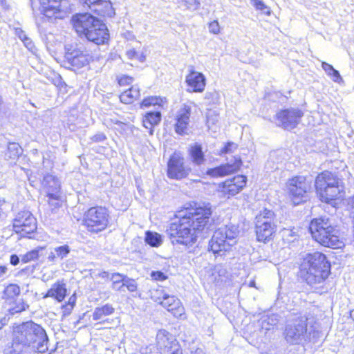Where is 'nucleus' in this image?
<instances>
[{
    "mask_svg": "<svg viewBox=\"0 0 354 354\" xmlns=\"http://www.w3.org/2000/svg\"><path fill=\"white\" fill-rule=\"evenodd\" d=\"M212 214L209 203L195 205L178 212L176 218L166 230V234L172 245L192 247L203 232L211 227Z\"/></svg>",
    "mask_w": 354,
    "mask_h": 354,
    "instance_id": "f257e3e1",
    "label": "nucleus"
},
{
    "mask_svg": "<svg viewBox=\"0 0 354 354\" xmlns=\"http://www.w3.org/2000/svg\"><path fill=\"white\" fill-rule=\"evenodd\" d=\"M330 273V263L323 253H308L299 267V277L312 288L322 286Z\"/></svg>",
    "mask_w": 354,
    "mask_h": 354,
    "instance_id": "f03ea898",
    "label": "nucleus"
},
{
    "mask_svg": "<svg viewBox=\"0 0 354 354\" xmlns=\"http://www.w3.org/2000/svg\"><path fill=\"white\" fill-rule=\"evenodd\" d=\"M13 334L14 344L23 348L40 353H44L48 349L46 330L32 321L23 322L15 327Z\"/></svg>",
    "mask_w": 354,
    "mask_h": 354,
    "instance_id": "7ed1b4c3",
    "label": "nucleus"
},
{
    "mask_svg": "<svg viewBox=\"0 0 354 354\" xmlns=\"http://www.w3.org/2000/svg\"><path fill=\"white\" fill-rule=\"evenodd\" d=\"M313 239L321 245L330 248H340L343 245L341 231L335 219L328 216L313 218L309 225Z\"/></svg>",
    "mask_w": 354,
    "mask_h": 354,
    "instance_id": "20e7f679",
    "label": "nucleus"
},
{
    "mask_svg": "<svg viewBox=\"0 0 354 354\" xmlns=\"http://www.w3.org/2000/svg\"><path fill=\"white\" fill-rule=\"evenodd\" d=\"M309 318L304 314L295 318L288 324L285 330V338L292 344H299L311 340L315 337L316 332L313 329V326L308 327Z\"/></svg>",
    "mask_w": 354,
    "mask_h": 354,
    "instance_id": "39448f33",
    "label": "nucleus"
},
{
    "mask_svg": "<svg viewBox=\"0 0 354 354\" xmlns=\"http://www.w3.org/2000/svg\"><path fill=\"white\" fill-rule=\"evenodd\" d=\"M238 234V228L234 225H224L218 228L209 241V250L214 254L223 255L236 243Z\"/></svg>",
    "mask_w": 354,
    "mask_h": 354,
    "instance_id": "423d86ee",
    "label": "nucleus"
},
{
    "mask_svg": "<svg viewBox=\"0 0 354 354\" xmlns=\"http://www.w3.org/2000/svg\"><path fill=\"white\" fill-rule=\"evenodd\" d=\"M315 186L321 200L326 203L336 198L340 194L339 180L328 171L317 176Z\"/></svg>",
    "mask_w": 354,
    "mask_h": 354,
    "instance_id": "0eeeda50",
    "label": "nucleus"
},
{
    "mask_svg": "<svg viewBox=\"0 0 354 354\" xmlns=\"http://www.w3.org/2000/svg\"><path fill=\"white\" fill-rule=\"evenodd\" d=\"M109 214L105 207H92L87 210L84 216V224L91 233H98L104 230L109 224Z\"/></svg>",
    "mask_w": 354,
    "mask_h": 354,
    "instance_id": "6e6552de",
    "label": "nucleus"
},
{
    "mask_svg": "<svg viewBox=\"0 0 354 354\" xmlns=\"http://www.w3.org/2000/svg\"><path fill=\"white\" fill-rule=\"evenodd\" d=\"M289 197L294 205H299L308 200V193L311 189L310 183L306 177L297 176L289 179L286 183Z\"/></svg>",
    "mask_w": 354,
    "mask_h": 354,
    "instance_id": "1a4fd4ad",
    "label": "nucleus"
},
{
    "mask_svg": "<svg viewBox=\"0 0 354 354\" xmlns=\"http://www.w3.org/2000/svg\"><path fill=\"white\" fill-rule=\"evenodd\" d=\"M92 57L88 52L77 46H65L64 64L65 67L73 71L78 70L87 66Z\"/></svg>",
    "mask_w": 354,
    "mask_h": 354,
    "instance_id": "9d476101",
    "label": "nucleus"
},
{
    "mask_svg": "<svg viewBox=\"0 0 354 354\" xmlns=\"http://www.w3.org/2000/svg\"><path fill=\"white\" fill-rule=\"evenodd\" d=\"M68 0H40V11L47 18L63 19L70 11Z\"/></svg>",
    "mask_w": 354,
    "mask_h": 354,
    "instance_id": "9b49d317",
    "label": "nucleus"
},
{
    "mask_svg": "<svg viewBox=\"0 0 354 354\" xmlns=\"http://www.w3.org/2000/svg\"><path fill=\"white\" fill-rule=\"evenodd\" d=\"M191 167L185 162V158L180 151H174L167 162V174L168 178L181 180L188 176Z\"/></svg>",
    "mask_w": 354,
    "mask_h": 354,
    "instance_id": "f8f14e48",
    "label": "nucleus"
},
{
    "mask_svg": "<svg viewBox=\"0 0 354 354\" xmlns=\"http://www.w3.org/2000/svg\"><path fill=\"white\" fill-rule=\"evenodd\" d=\"M13 230L22 236H28L37 230V221L32 214L28 210L17 213L13 219Z\"/></svg>",
    "mask_w": 354,
    "mask_h": 354,
    "instance_id": "ddd939ff",
    "label": "nucleus"
},
{
    "mask_svg": "<svg viewBox=\"0 0 354 354\" xmlns=\"http://www.w3.org/2000/svg\"><path fill=\"white\" fill-rule=\"evenodd\" d=\"M303 115V112L298 109L281 110L275 115L276 124L284 129L291 130L299 123Z\"/></svg>",
    "mask_w": 354,
    "mask_h": 354,
    "instance_id": "4468645a",
    "label": "nucleus"
},
{
    "mask_svg": "<svg viewBox=\"0 0 354 354\" xmlns=\"http://www.w3.org/2000/svg\"><path fill=\"white\" fill-rule=\"evenodd\" d=\"M84 8L103 17H112L115 15L114 9L109 0H80Z\"/></svg>",
    "mask_w": 354,
    "mask_h": 354,
    "instance_id": "2eb2a0df",
    "label": "nucleus"
},
{
    "mask_svg": "<svg viewBox=\"0 0 354 354\" xmlns=\"http://www.w3.org/2000/svg\"><path fill=\"white\" fill-rule=\"evenodd\" d=\"M100 19L91 14H77L72 17L74 29L80 36L86 35Z\"/></svg>",
    "mask_w": 354,
    "mask_h": 354,
    "instance_id": "dca6fc26",
    "label": "nucleus"
},
{
    "mask_svg": "<svg viewBox=\"0 0 354 354\" xmlns=\"http://www.w3.org/2000/svg\"><path fill=\"white\" fill-rule=\"evenodd\" d=\"M189 73L186 76L185 82L190 89L189 92L201 93L205 90L206 85V78L205 75L200 72L196 71L193 66H189Z\"/></svg>",
    "mask_w": 354,
    "mask_h": 354,
    "instance_id": "f3484780",
    "label": "nucleus"
},
{
    "mask_svg": "<svg viewBox=\"0 0 354 354\" xmlns=\"http://www.w3.org/2000/svg\"><path fill=\"white\" fill-rule=\"evenodd\" d=\"M84 36L88 41L97 45L105 44L109 39V30L100 20L96 21L93 28Z\"/></svg>",
    "mask_w": 354,
    "mask_h": 354,
    "instance_id": "a211bd4d",
    "label": "nucleus"
},
{
    "mask_svg": "<svg viewBox=\"0 0 354 354\" xmlns=\"http://www.w3.org/2000/svg\"><path fill=\"white\" fill-rule=\"evenodd\" d=\"M247 178L238 175L228 179L222 183V192L228 197L235 196L245 186Z\"/></svg>",
    "mask_w": 354,
    "mask_h": 354,
    "instance_id": "6ab92c4d",
    "label": "nucleus"
},
{
    "mask_svg": "<svg viewBox=\"0 0 354 354\" xmlns=\"http://www.w3.org/2000/svg\"><path fill=\"white\" fill-rule=\"evenodd\" d=\"M191 107L189 105L183 104L179 109L176 115L175 124V131L180 135L187 134V127L189 123Z\"/></svg>",
    "mask_w": 354,
    "mask_h": 354,
    "instance_id": "aec40b11",
    "label": "nucleus"
},
{
    "mask_svg": "<svg viewBox=\"0 0 354 354\" xmlns=\"http://www.w3.org/2000/svg\"><path fill=\"white\" fill-rule=\"evenodd\" d=\"M233 164H225L212 169H209L206 174L212 177H221L236 171L241 165L240 158H234Z\"/></svg>",
    "mask_w": 354,
    "mask_h": 354,
    "instance_id": "412c9836",
    "label": "nucleus"
},
{
    "mask_svg": "<svg viewBox=\"0 0 354 354\" xmlns=\"http://www.w3.org/2000/svg\"><path fill=\"white\" fill-rule=\"evenodd\" d=\"M256 235L258 241L267 242L272 239L277 230L276 223L262 224L255 223Z\"/></svg>",
    "mask_w": 354,
    "mask_h": 354,
    "instance_id": "4be33fe9",
    "label": "nucleus"
},
{
    "mask_svg": "<svg viewBox=\"0 0 354 354\" xmlns=\"http://www.w3.org/2000/svg\"><path fill=\"white\" fill-rule=\"evenodd\" d=\"M42 184L47 189V196L56 199L60 194L61 185L59 179L52 174L44 176Z\"/></svg>",
    "mask_w": 354,
    "mask_h": 354,
    "instance_id": "5701e85b",
    "label": "nucleus"
},
{
    "mask_svg": "<svg viewBox=\"0 0 354 354\" xmlns=\"http://www.w3.org/2000/svg\"><path fill=\"white\" fill-rule=\"evenodd\" d=\"M188 156L191 163L196 167H201L206 162L205 153L201 144L195 143L189 146Z\"/></svg>",
    "mask_w": 354,
    "mask_h": 354,
    "instance_id": "b1692460",
    "label": "nucleus"
},
{
    "mask_svg": "<svg viewBox=\"0 0 354 354\" xmlns=\"http://www.w3.org/2000/svg\"><path fill=\"white\" fill-rule=\"evenodd\" d=\"M67 295L66 284L63 280L57 281L53 283L51 288L47 291L44 298L52 297L58 302H62Z\"/></svg>",
    "mask_w": 354,
    "mask_h": 354,
    "instance_id": "393cba45",
    "label": "nucleus"
},
{
    "mask_svg": "<svg viewBox=\"0 0 354 354\" xmlns=\"http://www.w3.org/2000/svg\"><path fill=\"white\" fill-rule=\"evenodd\" d=\"M161 305L168 311L172 313L175 317L181 316L183 313L184 308L180 301L175 296L167 294V296L161 301Z\"/></svg>",
    "mask_w": 354,
    "mask_h": 354,
    "instance_id": "a878e982",
    "label": "nucleus"
},
{
    "mask_svg": "<svg viewBox=\"0 0 354 354\" xmlns=\"http://www.w3.org/2000/svg\"><path fill=\"white\" fill-rule=\"evenodd\" d=\"M71 251L68 245L55 247L48 254L47 259L50 263H55L57 259L62 260L67 257Z\"/></svg>",
    "mask_w": 354,
    "mask_h": 354,
    "instance_id": "bb28decb",
    "label": "nucleus"
},
{
    "mask_svg": "<svg viewBox=\"0 0 354 354\" xmlns=\"http://www.w3.org/2000/svg\"><path fill=\"white\" fill-rule=\"evenodd\" d=\"M115 312V308L110 304H106L101 307H96L93 313L92 318L99 323H105L107 319H104L106 316L111 315Z\"/></svg>",
    "mask_w": 354,
    "mask_h": 354,
    "instance_id": "cd10ccee",
    "label": "nucleus"
},
{
    "mask_svg": "<svg viewBox=\"0 0 354 354\" xmlns=\"http://www.w3.org/2000/svg\"><path fill=\"white\" fill-rule=\"evenodd\" d=\"M140 97V88L137 86H133L130 88L124 91L120 95V100L122 103L130 104Z\"/></svg>",
    "mask_w": 354,
    "mask_h": 354,
    "instance_id": "c85d7f7f",
    "label": "nucleus"
},
{
    "mask_svg": "<svg viewBox=\"0 0 354 354\" xmlns=\"http://www.w3.org/2000/svg\"><path fill=\"white\" fill-rule=\"evenodd\" d=\"M255 219L257 223H261L262 224L266 225L267 223L277 224L275 214L273 211L268 209H264L263 210L261 211L259 214L256 216Z\"/></svg>",
    "mask_w": 354,
    "mask_h": 354,
    "instance_id": "c756f323",
    "label": "nucleus"
},
{
    "mask_svg": "<svg viewBox=\"0 0 354 354\" xmlns=\"http://www.w3.org/2000/svg\"><path fill=\"white\" fill-rule=\"evenodd\" d=\"M23 152V149L21 146L16 142H10L8 145L7 151L6 152L5 156L7 159L17 160Z\"/></svg>",
    "mask_w": 354,
    "mask_h": 354,
    "instance_id": "7c9ffc66",
    "label": "nucleus"
},
{
    "mask_svg": "<svg viewBox=\"0 0 354 354\" xmlns=\"http://www.w3.org/2000/svg\"><path fill=\"white\" fill-rule=\"evenodd\" d=\"M46 250V247H37L22 256L21 261L23 263H28L32 261L39 259V258L44 255V252Z\"/></svg>",
    "mask_w": 354,
    "mask_h": 354,
    "instance_id": "2f4dec72",
    "label": "nucleus"
},
{
    "mask_svg": "<svg viewBox=\"0 0 354 354\" xmlns=\"http://www.w3.org/2000/svg\"><path fill=\"white\" fill-rule=\"evenodd\" d=\"M145 242L151 247H158L162 243V236L154 232L147 231L145 233Z\"/></svg>",
    "mask_w": 354,
    "mask_h": 354,
    "instance_id": "473e14b6",
    "label": "nucleus"
},
{
    "mask_svg": "<svg viewBox=\"0 0 354 354\" xmlns=\"http://www.w3.org/2000/svg\"><path fill=\"white\" fill-rule=\"evenodd\" d=\"M176 3L180 8L191 11L198 10L201 6L199 0H176Z\"/></svg>",
    "mask_w": 354,
    "mask_h": 354,
    "instance_id": "72a5a7b5",
    "label": "nucleus"
},
{
    "mask_svg": "<svg viewBox=\"0 0 354 354\" xmlns=\"http://www.w3.org/2000/svg\"><path fill=\"white\" fill-rule=\"evenodd\" d=\"M161 120V114L159 111L156 112H149L147 113L142 122H146L149 124V127H153V126L158 124Z\"/></svg>",
    "mask_w": 354,
    "mask_h": 354,
    "instance_id": "f704fd0d",
    "label": "nucleus"
},
{
    "mask_svg": "<svg viewBox=\"0 0 354 354\" xmlns=\"http://www.w3.org/2000/svg\"><path fill=\"white\" fill-rule=\"evenodd\" d=\"M20 294V288L16 284L8 285L3 291V298L13 299Z\"/></svg>",
    "mask_w": 354,
    "mask_h": 354,
    "instance_id": "c9c22d12",
    "label": "nucleus"
},
{
    "mask_svg": "<svg viewBox=\"0 0 354 354\" xmlns=\"http://www.w3.org/2000/svg\"><path fill=\"white\" fill-rule=\"evenodd\" d=\"M322 68L328 75L330 76L334 82H339L342 80L339 73L338 71L335 69L333 66L328 63L323 62Z\"/></svg>",
    "mask_w": 354,
    "mask_h": 354,
    "instance_id": "e433bc0d",
    "label": "nucleus"
},
{
    "mask_svg": "<svg viewBox=\"0 0 354 354\" xmlns=\"http://www.w3.org/2000/svg\"><path fill=\"white\" fill-rule=\"evenodd\" d=\"M169 336L170 334L165 330H160L158 332L156 335V340L158 346L162 347H167L169 344Z\"/></svg>",
    "mask_w": 354,
    "mask_h": 354,
    "instance_id": "4c0bfd02",
    "label": "nucleus"
},
{
    "mask_svg": "<svg viewBox=\"0 0 354 354\" xmlns=\"http://www.w3.org/2000/svg\"><path fill=\"white\" fill-rule=\"evenodd\" d=\"M167 292L162 287L153 289L151 291V299L157 303L161 304V301H162L165 297L167 296Z\"/></svg>",
    "mask_w": 354,
    "mask_h": 354,
    "instance_id": "58836bf2",
    "label": "nucleus"
},
{
    "mask_svg": "<svg viewBox=\"0 0 354 354\" xmlns=\"http://www.w3.org/2000/svg\"><path fill=\"white\" fill-rule=\"evenodd\" d=\"M281 234L283 240L287 243L294 242L298 238V234L292 229L284 228Z\"/></svg>",
    "mask_w": 354,
    "mask_h": 354,
    "instance_id": "ea45409f",
    "label": "nucleus"
},
{
    "mask_svg": "<svg viewBox=\"0 0 354 354\" xmlns=\"http://www.w3.org/2000/svg\"><path fill=\"white\" fill-rule=\"evenodd\" d=\"M123 289L132 293L137 292L138 283L135 279L127 277L123 283Z\"/></svg>",
    "mask_w": 354,
    "mask_h": 354,
    "instance_id": "a19ab883",
    "label": "nucleus"
},
{
    "mask_svg": "<svg viewBox=\"0 0 354 354\" xmlns=\"http://www.w3.org/2000/svg\"><path fill=\"white\" fill-rule=\"evenodd\" d=\"M206 123L209 129L218 121V115L215 111L209 110L206 114Z\"/></svg>",
    "mask_w": 354,
    "mask_h": 354,
    "instance_id": "79ce46f5",
    "label": "nucleus"
},
{
    "mask_svg": "<svg viewBox=\"0 0 354 354\" xmlns=\"http://www.w3.org/2000/svg\"><path fill=\"white\" fill-rule=\"evenodd\" d=\"M250 3L256 10H261L266 15L270 14V8L263 3L262 0H251Z\"/></svg>",
    "mask_w": 354,
    "mask_h": 354,
    "instance_id": "37998d69",
    "label": "nucleus"
},
{
    "mask_svg": "<svg viewBox=\"0 0 354 354\" xmlns=\"http://www.w3.org/2000/svg\"><path fill=\"white\" fill-rule=\"evenodd\" d=\"M205 100L207 101L209 104H216L218 100V94L216 92H207Z\"/></svg>",
    "mask_w": 354,
    "mask_h": 354,
    "instance_id": "c03bdc74",
    "label": "nucleus"
},
{
    "mask_svg": "<svg viewBox=\"0 0 354 354\" xmlns=\"http://www.w3.org/2000/svg\"><path fill=\"white\" fill-rule=\"evenodd\" d=\"M127 275L115 272L111 275L110 280L112 281V283H122L124 282V280L127 279Z\"/></svg>",
    "mask_w": 354,
    "mask_h": 354,
    "instance_id": "a18cd8bd",
    "label": "nucleus"
},
{
    "mask_svg": "<svg viewBox=\"0 0 354 354\" xmlns=\"http://www.w3.org/2000/svg\"><path fill=\"white\" fill-rule=\"evenodd\" d=\"M236 148H237V145L235 143H234L232 142H229L221 150V154L231 153Z\"/></svg>",
    "mask_w": 354,
    "mask_h": 354,
    "instance_id": "49530a36",
    "label": "nucleus"
},
{
    "mask_svg": "<svg viewBox=\"0 0 354 354\" xmlns=\"http://www.w3.org/2000/svg\"><path fill=\"white\" fill-rule=\"evenodd\" d=\"M158 104V98L155 97H147V98H145L142 103H141V106L143 107H147V106H149L151 105H154V104Z\"/></svg>",
    "mask_w": 354,
    "mask_h": 354,
    "instance_id": "de8ad7c7",
    "label": "nucleus"
},
{
    "mask_svg": "<svg viewBox=\"0 0 354 354\" xmlns=\"http://www.w3.org/2000/svg\"><path fill=\"white\" fill-rule=\"evenodd\" d=\"M151 277L153 279L156 281H164L167 279V276L161 271H153L151 273Z\"/></svg>",
    "mask_w": 354,
    "mask_h": 354,
    "instance_id": "09e8293b",
    "label": "nucleus"
},
{
    "mask_svg": "<svg viewBox=\"0 0 354 354\" xmlns=\"http://www.w3.org/2000/svg\"><path fill=\"white\" fill-rule=\"evenodd\" d=\"M133 78L130 76L124 75L118 79L120 86H127L132 83Z\"/></svg>",
    "mask_w": 354,
    "mask_h": 354,
    "instance_id": "8fccbe9b",
    "label": "nucleus"
},
{
    "mask_svg": "<svg viewBox=\"0 0 354 354\" xmlns=\"http://www.w3.org/2000/svg\"><path fill=\"white\" fill-rule=\"evenodd\" d=\"M209 30L214 34H218L220 32L219 24L217 21H214L209 24Z\"/></svg>",
    "mask_w": 354,
    "mask_h": 354,
    "instance_id": "3c124183",
    "label": "nucleus"
},
{
    "mask_svg": "<svg viewBox=\"0 0 354 354\" xmlns=\"http://www.w3.org/2000/svg\"><path fill=\"white\" fill-rule=\"evenodd\" d=\"M106 138L103 133H99L94 135L91 139L93 142H102Z\"/></svg>",
    "mask_w": 354,
    "mask_h": 354,
    "instance_id": "603ef678",
    "label": "nucleus"
},
{
    "mask_svg": "<svg viewBox=\"0 0 354 354\" xmlns=\"http://www.w3.org/2000/svg\"><path fill=\"white\" fill-rule=\"evenodd\" d=\"M24 44L26 46V47L29 50H32V48H34V44L32 41L26 35H24Z\"/></svg>",
    "mask_w": 354,
    "mask_h": 354,
    "instance_id": "864d4df0",
    "label": "nucleus"
},
{
    "mask_svg": "<svg viewBox=\"0 0 354 354\" xmlns=\"http://www.w3.org/2000/svg\"><path fill=\"white\" fill-rule=\"evenodd\" d=\"M111 288L113 290L120 292H125V289H123V283H122L121 284L112 283Z\"/></svg>",
    "mask_w": 354,
    "mask_h": 354,
    "instance_id": "5fc2aeb1",
    "label": "nucleus"
},
{
    "mask_svg": "<svg viewBox=\"0 0 354 354\" xmlns=\"http://www.w3.org/2000/svg\"><path fill=\"white\" fill-rule=\"evenodd\" d=\"M59 199H60V194H59V196L56 199L51 198L50 197H48V203L50 205H51L54 207H57L59 205Z\"/></svg>",
    "mask_w": 354,
    "mask_h": 354,
    "instance_id": "6e6d98bb",
    "label": "nucleus"
},
{
    "mask_svg": "<svg viewBox=\"0 0 354 354\" xmlns=\"http://www.w3.org/2000/svg\"><path fill=\"white\" fill-rule=\"evenodd\" d=\"M126 54L129 59H136L138 57V54L134 49L127 50Z\"/></svg>",
    "mask_w": 354,
    "mask_h": 354,
    "instance_id": "4d7b16f0",
    "label": "nucleus"
},
{
    "mask_svg": "<svg viewBox=\"0 0 354 354\" xmlns=\"http://www.w3.org/2000/svg\"><path fill=\"white\" fill-rule=\"evenodd\" d=\"M10 263L12 266H17L19 263V258L17 254H12L10 258Z\"/></svg>",
    "mask_w": 354,
    "mask_h": 354,
    "instance_id": "13d9d810",
    "label": "nucleus"
},
{
    "mask_svg": "<svg viewBox=\"0 0 354 354\" xmlns=\"http://www.w3.org/2000/svg\"><path fill=\"white\" fill-rule=\"evenodd\" d=\"M26 310V308H25L24 305H23L21 307L17 306V307L11 308L10 310V312L11 314L14 315V314L20 313V312H21L23 310Z\"/></svg>",
    "mask_w": 354,
    "mask_h": 354,
    "instance_id": "bf43d9fd",
    "label": "nucleus"
},
{
    "mask_svg": "<svg viewBox=\"0 0 354 354\" xmlns=\"http://www.w3.org/2000/svg\"><path fill=\"white\" fill-rule=\"evenodd\" d=\"M76 302V296L75 294H73L68 299V304L71 306V308H73Z\"/></svg>",
    "mask_w": 354,
    "mask_h": 354,
    "instance_id": "052dcab7",
    "label": "nucleus"
},
{
    "mask_svg": "<svg viewBox=\"0 0 354 354\" xmlns=\"http://www.w3.org/2000/svg\"><path fill=\"white\" fill-rule=\"evenodd\" d=\"M9 319L6 316L0 318V329H1L3 326H6L8 323Z\"/></svg>",
    "mask_w": 354,
    "mask_h": 354,
    "instance_id": "680f3d73",
    "label": "nucleus"
},
{
    "mask_svg": "<svg viewBox=\"0 0 354 354\" xmlns=\"http://www.w3.org/2000/svg\"><path fill=\"white\" fill-rule=\"evenodd\" d=\"M57 86L59 87L60 90L64 89V91L66 92V83L62 81V79L59 80V83H58Z\"/></svg>",
    "mask_w": 354,
    "mask_h": 354,
    "instance_id": "e2e57ef3",
    "label": "nucleus"
},
{
    "mask_svg": "<svg viewBox=\"0 0 354 354\" xmlns=\"http://www.w3.org/2000/svg\"><path fill=\"white\" fill-rule=\"evenodd\" d=\"M99 277L102 279H110V277H111L109 273L106 271H103V272H100L99 274Z\"/></svg>",
    "mask_w": 354,
    "mask_h": 354,
    "instance_id": "0e129e2a",
    "label": "nucleus"
},
{
    "mask_svg": "<svg viewBox=\"0 0 354 354\" xmlns=\"http://www.w3.org/2000/svg\"><path fill=\"white\" fill-rule=\"evenodd\" d=\"M8 271V268L5 266H0V277H3Z\"/></svg>",
    "mask_w": 354,
    "mask_h": 354,
    "instance_id": "69168bd1",
    "label": "nucleus"
},
{
    "mask_svg": "<svg viewBox=\"0 0 354 354\" xmlns=\"http://www.w3.org/2000/svg\"><path fill=\"white\" fill-rule=\"evenodd\" d=\"M171 354H183L182 349L178 346H176V348L172 351Z\"/></svg>",
    "mask_w": 354,
    "mask_h": 354,
    "instance_id": "338daca9",
    "label": "nucleus"
},
{
    "mask_svg": "<svg viewBox=\"0 0 354 354\" xmlns=\"http://www.w3.org/2000/svg\"><path fill=\"white\" fill-rule=\"evenodd\" d=\"M192 354H205L204 351L201 348H197L194 353Z\"/></svg>",
    "mask_w": 354,
    "mask_h": 354,
    "instance_id": "774afa93",
    "label": "nucleus"
}]
</instances>
